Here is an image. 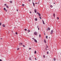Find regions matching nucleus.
I'll return each instance as SVG.
<instances>
[{
  "instance_id": "nucleus-57",
  "label": "nucleus",
  "mask_w": 61,
  "mask_h": 61,
  "mask_svg": "<svg viewBox=\"0 0 61 61\" xmlns=\"http://www.w3.org/2000/svg\"><path fill=\"white\" fill-rule=\"evenodd\" d=\"M12 32H13V31H12Z\"/></svg>"
},
{
  "instance_id": "nucleus-28",
  "label": "nucleus",
  "mask_w": 61,
  "mask_h": 61,
  "mask_svg": "<svg viewBox=\"0 0 61 61\" xmlns=\"http://www.w3.org/2000/svg\"><path fill=\"white\" fill-rule=\"evenodd\" d=\"M48 53H49V52H48V51L47 52V54H48Z\"/></svg>"
},
{
  "instance_id": "nucleus-13",
  "label": "nucleus",
  "mask_w": 61,
  "mask_h": 61,
  "mask_svg": "<svg viewBox=\"0 0 61 61\" xmlns=\"http://www.w3.org/2000/svg\"><path fill=\"white\" fill-rule=\"evenodd\" d=\"M34 53L35 54L36 53V51H35Z\"/></svg>"
},
{
  "instance_id": "nucleus-14",
  "label": "nucleus",
  "mask_w": 61,
  "mask_h": 61,
  "mask_svg": "<svg viewBox=\"0 0 61 61\" xmlns=\"http://www.w3.org/2000/svg\"><path fill=\"white\" fill-rule=\"evenodd\" d=\"M6 7H7V8H9V7H8V6L7 5H6Z\"/></svg>"
},
{
  "instance_id": "nucleus-6",
  "label": "nucleus",
  "mask_w": 61,
  "mask_h": 61,
  "mask_svg": "<svg viewBox=\"0 0 61 61\" xmlns=\"http://www.w3.org/2000/svg\"><path fill=\"white\" fill-rule=\"evenodd\" d=\"M42 21L44 25H45V22H44V20H42Z\"/></svg>"
},
{
  "instance_id": "nucleus-12",
  "label": "nucleus",
  "mask_w": 61,
  "mask_h": 61,
  "mask_svg": "<svg viewBox=\"0 0 61 61\" xmlns=\"http://www.w3.org/2000/svg\"><path fill=\"white\" fill-rule=\"evenodd\" d=\"M44 41L45 43H46V40H44Z\"/></svg>"
},
{
  "instance_id": "nucleus-38",
  "label": "nucleus",
  "mask_w": 61,
  "mask_h": 61,
  "mask_svg": "<svg viewBox=\"0 0 61 61\" xmlns=\"http://www.w3.org/2000/svg\"><path fill=\"white\" fill-rule=\"evenodd\" d=\"M46 39H47V36H46Z\"/></svg>"
},
{
  "instance_id": "nucleus-41",
  "label": "nucleus",
  "mask_w": 61,
  "mask_h": 61,
  "mask_svg": "<svg viewBox=\"0 0 61 61\" xmlns=\"http://www.w3.org/2000/svg\"><path fill=\"white\" fill-rule=\"evenodd\" d=\"M32 39H33V40H34V38H32Z\"/></svg>"
},
{
  "instance_id": "nucleus-35",
  "label": "nucleus",
  "mask_w": 61,
  "mask_h": 61,
  "mask_svg": "<svg viewBox=\"0 0 61 61\" xmlns=\"http://www.w3.org/2000/svg\"><path fill=\"white\" fill-rule=\"evenodd\" d=\"M19 50V48H18L17 49V50Z\"/></svg>"
},
{
  "instance_id": "nucleus-49",
  "label": "nucleus",
  "mask_w": 61,
  "mask_h": 61,
  "mask_svg": "<svg viewBox=\"0 0 61 61\" xmlns=\"http://www.w3.org/2000/svg\"><path fill=\"white\" fill-rule=\"evenodd\" d=\"M36 4H37V3H35Z\"/></svg>"
},
{
  "instance_id": "nucleus-25",
  "label": "nucleus",
  "mask_w": 61,
  "mask_h": 61,
  "mask_svg": "<svg viewBox=\"0 0 61 61\" xmlns=\"http://www.w3.org/2000/svg\"><path fill=\"white\" fill-rule=\"evenodd\" d=\"M10 3H12V1H10Z\"/></svg>"
},
{
  "instance_id": "nucleus-34",
  "label": "nucleus",
  "mask_w": 61,
  "mask_h": 61,
  "mask_svg": "<svg viewBox=\"0 0 61 61\" xmlns=\"http://www.w3.org/2000/svg\"><path fill=\"white\" fill-rule=\"evenodd\" d=\"M4 5H5V6H6V4H4Z\"/></svg>"
},
{
  "instance_id": "nucleus-22",
  "label": "nucleus",
  "mask_w": 61,
  "mask_h": 61,
  "mask_svg": "<svg viewBox=\"0 0 61 61\" xmlns=\"http://www.w3.org/2000/svg\"><path fill=\"white\" fill-rule=\"evenodd\" d=\"M39 37L40 38L41 37V35L40 34L39 35Z\"/></svg>"
},
{
  "instance_id": "nucleus-37",
  "label": "nucleus",
  "mask_w": 61,
  "mask_h": 61,
  "mask_svg": "<svg viewBox=\"0 0 61 61\" xmlns=\"http://www.w3.org/2000/svg\"><path fill=\"white\" fill-rule=\"evenodd\" d=\"M20 43L21 45H23V43Z\"/></svg>"
},
{
  "instance_id": "nucleus-47",
  "label": "nucleus",
  "mask_w": 61,
  "mask_h": 61,
  "mask_svg": "<svg viewBox=\"0 0 61 61\" xmlns=\"http://www.w3.org/2000/svg\"><path fill=\"white\" fill-rule=\"evenodd\" d=\"M30 13L31 14V11H30Z\"/></svg>"
},
{
  "instance_id": "nucleus-42",
  "label": "nucleus",
  "mask_w": 61,
  "mask_h": 61,
  "mask_svg": "<svg viewBox=\"0 0 61 61\" xmlns=\"http://www.w3.org/2000/svg\"><path fill=\"white\" fill-rule=\"evenodd\" d=\"M46 50H47V49H46Z\"/></svg>"
},
{
  "instance_id": "nucleus-5",
  "label": "nucleus",
  "mask_w": 61,
  "mask_h": 61,
  "mask_svg": "<svg viewBox=\"0 0 61 61\" xmlns=\"http://www.w3.org/2000/svg\"><path fill=\"white\" fill-rule=\"evenodd\" d=\"M34 11L35 12V13H36V9H35Z\"/></svg>"
},
{
  "instance_id": "nucleus-2",
  "label": "nucleus",
  "mask_w": 61,
  "mask_h": 61,
  "mask_svg": "<svg viewBox=\"0 0 61 61\" xmlns=\"http://www.w3.org/2000/svg\"><path fill=\"white\" fill-rule=\"evenodd\" d=\"M54 32V31L53 30H52L51 31V34H52V33H53V32Z\"/></svg>"
},
{
  "instance_id": "nucleus-26",
  "label": "nucleus",
  "mask_w": 61,
  "mask_h": 61,
  "mask_svg": "<svg viewBox=\"0 0 61 61\" xmlns=\"http://www.w3.org/2000/svg\"><path fill=\"white\" fill-rule=\"evenodd\" d=\"M37 14H38L39 13L38 12H37Z\"/></svg>"
},
{
  "instance_id": "nucleus-11",
  "label": "nucleus",
  "mask_w": 61,
  "mask_h": 61,
  "mask_svg": "<svg viewBox=\"0 0 61 61\" xmlns=\"http://www.w3.org/2000/svg\"><path fill=\"white\" fill-rule=\"evenodd\" d=\"M29 60H31V58L30 57L29 58Z\"/></svg>"
},
{
  "instance_id": "nucleus-18",
  "label": "nucleus",
  "mask_w": 61,
  "mask_h": 61,
  "mask_svg": "<svg viewBox=\"0 0 61 61\" xmlns=\"http://www.w3.org/2000/svg\"><path fill=\"white\" fill-rule=\"evenodd\" d=\"M56 59H55V58H54L53 60L54 61H56Z\"/></svg>"
},
{
  "instance_id": "nucleus-29",
  "label": "nucleus",
  "mask_w": 61,
  "mask_h": 61,
  "mask_svg": "<svg viewBox=\"0 0 61 61\" xmlns=\"http://www.w3.org/2000/svg\"><path fill=\"white\" fill-rule=\"evenodd\" d=\"M2 25V23H1V22H0V25Z\"/></svg>"
},
{
  "instance_id": "nucleus-3",
  "label": "nucleus",
  "mask_w": 61,
  "mask_h": 61,
  "mask_svg": "<svg viewBox=\"0 0 61 61\" xmlns=\"http://www.w3.org/2000/svg\"><path fill=\"white\" fill-rule=\"evenodd\" d=\"M34 40L35 41V42L36 43H37V41H36V40L35 39Z\"/></svg>"
},
{
  "instance_id": "nucleus-24",
  "label": "nucleus",
  "mask_w": 61,
  "mask_h": 61,
  "mask_svg": "<svg viewBox=\"0 0 61 61\" xmlns=\"http://www.w3.org/2000/svg\"><path fill=\"white\" fill-rule=\"evenodd\" d=\"M43 57H44V58H45V55H44L43 56Z\"/></svg>"
},
{
  "instance_id": "nucleus-46",
  "label": "nucleus",
  "mask_w": 61,
  "mask_h": 61,
  "mask_svg": "<svg viewBox=\"0 0 61 61\" xmlns=\"http://www.w3.org/2000/svg\"><path fill=\"white\" fill-rule=\"evenodd\" d=\"M38 30H39V28H38Z\"/></svg>"
},
{
  "instance_id": "nucleus-54",
  "label": "nucleus",
  "mask_w": 61,
  "mask_h": 61,
  "mask_svg": "<svg viewBox=\"0 0 61 61\" xmlns=\"http://www.w3.org/2000/svg\"><path fill=\"white\" fill-rule=\"evenodd\" d=\"M47 29V30L48 31V30Z\"/></svg>"
},
{
  "instance_id": "nucleus-15",
  "label": "nucleus",
  "mask_w": 61,
  "mask_h": 61,
  "mask_svg": "<svg viewBox=\"0 0 61 61\" xmlns=\"http://www.w3.org/2000/svg\"><path fill=\"white\" fill-rule=\"evenodd\" d=\"M48 30H50V28H49V27H48Z\"/></svg>"
},
{
  "instance_id": "nucleus-1",
  "label": "nucleus",
  "mask_w": 61,
  "mask_h": 61,
  "mask_svg": "<svg viewBox=\"0 0 61 61\" xmlns=\"http://www.w3.org/2000/svg\"><path fill=\"white\" fill-rule=\"evenodd\" d=\"M34 34L35 35H37V33L36 32V31H35L34 33Z\"/></svg>"
},
{
  "instance_id": "nucleus-55",
  "label": "nucleus",
  "mask_w": 61,
  "mask_h": 61,
  "mask_svg": "<svg viewBox=\"0 0 61 61\" xmlns=\"http://www.w3.org/2000/svg\"><path fill=\"white\" fill-rule=\"evenodd\" d=\"M44 35H45V33H44Z\"/></svg>"
},
{
  "instance_id": "nucleus-19",
  "label": "nucleus",
  "mask_w": 61,
  "mask_h": 61,
  "mask_svg": "<svg viewBox=\"0 0 61 61\" xmlns=\"http://www.w3.org/2000/svg\"><path fill=\"white\" fill-rule=\"evenodd\" d=\"M4 11H5V10H6V9H5V8H4Z\"/></svg>"
},
{
  "instance_id": "nucleus-7",
  "label": "nucleus",
  "mask_w": 61,
  "mask_h": 61,
  "mask_svg": "<svg viewBox=\"0 0 61 61\" xmlns=\"http://www.w3.org/2000/svg\"><path fill=\"white\" fill-rule=\"evenodd\" d=\"M35 21H37V18H35Z\"/></svg>"
},
{
  "instance_id": "nucleus-8",
  "label": "nucleus",
  "mask_w": 61,
  "mask_h": 61,
  "mask_svg": "<svg viewBox=\"0 0 61 61\" xmlns=\"http://www.w3.org/2000/svg\"><path fill=\"white\" fill-rule=\"evenodd\" d=\"M38 5H40V2H39V1L38 3Z\"/></svg>"
},
{
  "instance_id": "nucleus-36",
  "label": "nucleus",
  "mask_w": 61,
  "mask_h": 61,
  "mask_svg": "<svg viewBox=\"0 0 61 61\" xmlns=\"http://www.w3.org/2000/svg\"><path fill=\"white\" fill-rule=\"evenodd\" d=\"M16 11H17V12H18V9H17Z\"/></svg>"
},
{
  "instance_id": "nucleus-58",
  "label": "nucleus",
  "mask_w": 61,
  "mask_h": 61,
  "mask_svg": "<svg viewBox=\"0 0 61 61\" xmlns=\"http://www.w3.org/2000/svg\"><path fill=\"white\" fill-rule=\"evenodd\" d=\"M14 28H15V27Z\"/></svg>"
},
{
  "instance_id": "nucleus-9",
  "label": "nucleus",
  "mask_w": 61,
  "mask_h": 61,
  "mask_svg": "<svg viewBox=\"0 0 61 61\" xmlns=\"http://www.w3.org/2000/svg\"><path fill=\"white\" fill-rule=\"evenodd\" d=\"M38 16H41V15L39 13L38 14Z\"/></svg>"
},
{
  "instance_id": "nucleus-16",
  "label": "nucleus",
  "mask_w": 61,
  "mask_h": 61,
  "mask_svg": "<svg viewBox=\"0 0 61 61\" xmlns=\"http://www.w3.org/2000/svg\"><path fill=\"white\" fill-rule=\"evenodd\" d=\"M28 33H29V32H30V30H28Z\"/></svg>"
},
{
  "instance_id": "nucleus-40",
  "label": "nucleus",
  "mask_w": 61,
  "mask_h": 61,
  "mask_svg": "<svg viewBox=\"0 0 61 61\" xmlns=\"http://www.w3.org/2000/svg\"><path fill=\"white\" fill-rule=\"evenodd\" d=\"M40 18L41 19V17H40Z\"/></svg>"
},
{
  "instance_id": "nucleus-4",
  "label": "nucleus",
  "mask_w": 61,
  "mask_h": 61,
  "mask_svg": "<svg viewBox=\"0 0 61 61\" xmlns=\"http://www.w3.org/2000/svg\"><path fill=\"white\" fill-rule=\"evenodd\" d=\"M2 26L3 27H5V24H3L2 25Z\"/></svg>"
},
{
  "instance_id": "nucleus-52",
  "label": "nucleus",
  "mask_w": 61,
  "mask_h": 61,
  "mask_svg": "<svg viewBox=\"0 0 61 61\" xmlns=\"http://www.w3.org/2000/svg\"><path fill=\"white\" fill-rule=\"evenodd\" d=\"M2 38H1V40H2Z\"/></svg>"
},
{
  "instance_id": "nucleus-44",
  "label": "nucleus",
  "mask_w": 61,
  "mask_h": 61,
  "mask_svg": "<svg viewBox=\"0 0 61 61\" xmlns=\"http://www.w3.org/2000/svg\"><path fill=\"white\" fill-rule=\"evenodd\" d=\"M29 1L30 2H31V0H29Z\"/></svg>"
},
{
  "instance_id": "nucleus-51",
  "label": "nucleus",
  "mask_w": 61,
  "mask_h": 61,
  "mask_svg": "<svg viewBox=\"0 0 61 61\" xmlns=\"http://www.w3.org/2000/svg\"><path fill=\"white\" fill-rule=\"evenodd\" d=\"M54 4H55V2H54Z\"/></svg>"
},
{
  "instance_id": "nucleus-39",
  "label": "nucleus",
  "mask_w": 61,
  "mask_h": 61,
  "mask_svg": "<svg viewBox=\"0 0 61 61\" xmlns=\"http://www.w3.org/2000/svg\"><path fill=\"white\" fill-rule=\"evenodd\" d=\"M31 49V48H29V50H30V49Z\"/></svg>"
},
{
  "instance_id": "nucleus-23",
  "label": "nucleus",
  "mask_w": 61,
  "mask_h": 61,
  "mask_svg": "<svg viewBox=\"0 0 61 61\" xmlns=\"http://www.w3.org/2000/svg\"><path fill=\"white\" fill-rule=\"evenodd\" d=\"M22 5V6H24V4H23Z\"/></svg>"
},
{
  "instance_id": "nucleus-45",
  "label": "nucleus",
  "mask_w": 61,
  "mask_h": 61,
  "mask_svg": "<svg viewBox=\"0 0 61 61\" xmlns=\"http://www.w3.org/2000/svg\"><path fill=\"white\" fill-rule=\"evenodd\" d=\"M5 10V11H6V12H7V10Z\"/></svg>"
},
{
  "instance_id": "nucleus-33",
  "label": "nucleus",
  "mask_w": 61,
  "mask_h": 61,
  "mask_svg": "<svg viewBox=\"0 0 61 61\" xmlns=\"http://www.w3.org/2000/svg\"><path fill=\"white\" fill-rule=\"evenodd\" d=\"M35 59L36 60H37V59H36V58H35Z\"/></svg>"
},
{
  "instance_id": "nucleus-31",
  "label": "nucleus",
  "mask_w": 61,
  "mask_h": 61,
  "mask_svg": "<svg viewBox=\"0 0 61 61\" xmlns=\"http://www.w3.org/2000/svg\"><path fill=\"white\" fill-rule=\"evenodd\" d=\"M15 34L16 35H17V32H16Z\"/></svg>"
},
{
  "instance_id": "nucleus-32",
  "label": "nucleus",
  "mask_w": 61,
  "mask_h": 61,
  "mask_svg": "<svg viewBox=\"0 0 61 61\" xmlns=\"http://www.w3.org/2000/svg\"><path fill=\"white\" fill-rule=\"evenodd\" d=\"M19 46H21V43H20L19 44Z\"/></svg>"
},
{
  "instance_id": "nucleus-27",
  "label": "nucleus",
  "mask_w": 61,
  "mask_h": 61,
  "mask_svg": "<svg viewBox=\"0 0 61 61\" xmlns=\"http://www.w3.org/2000/svg\"><path fill=\"white\" fill-rule=\"evenodd\" d=\"M23 47H25V45H23Z\"/></svg>"
},
{
  "instance_id": "nucleus-56",
  "label": "nucleus",
  "mask_w": 61,
  "mask_h": 61,
  "mask_svg": "<svg viewBox=\"0 0 61 61\" xmlns=\"http://www.w3.org/2000/svg\"><path fill=\"white\" fill-rule=\"evenodd\" d=\"M49 39H50V37H49Z\"/></svg>"
},
{
  "instance_id": "nucleus-30",
  "label": "nucleus",
  "mask_w": 61,
  "mask_h": 61,
  "mask_svg": "<svg viewBox=\"0 0 61 61\" xmlns=\"http://www.w3.org/2000/svg\"><path fill=\"white\" fill-rule=\"evenodd\" d=\"M46 46V48H48V46Z\"/></svg>"
},
{
  "instance_id": "nucleus-17",
  "label": "nucleus",
  "mask_w": 61,
  "mask_h": 61,
  "mask_svg": "<svg viewBox=\"0 0 61 61\" xmlns=\"http://www.w3.org/2000/svg\"><path fill=\"white\" fill-rule=\"evenodd\" d=\"M53 16L55 17V13H54L53 14Z\"/></svg>"
},
{
  "instance_id": "nucleus-50",
  "label": "nucleus",
  "mask_w": 61,
  "mask_h": 61,
  "mask_svg": "<svg viewBox=\"0 0 61 61\" xmlns=\"http://www.w3.org/2000/svg\"><path fill=\"white\" fill-rule=\"evenodd\" d=\"M38 26H37V28H38Z\"/></svg>"
},
{
  "instance_id": "nucleus-53",
  "label": "nucleus",
  "mask_w": 61,
  "mask_h": 61,
  "mask_svg": "<svg viewBox=\"0 0 61 61\" xmlns=\"http://www.w3.org/2000/svg\"><path fill=\"white\" fill-rule=\"evenodd\" d=\"M33 56H31V57H33Z\"/></svg>"
},
{
  "instance_id": "nucleus-21",
  "label": "nucleus",
  "mask_w": 61,
  "mask_h": 61,
  "mask_svg": "<svg viewBox=\"0 0 61 61\" xmlns=\"http://www.w3.org/2000/svg\"><path fill=\"white\" fill-rule=\"evenodd\" d=\"M50 7H51L52 8V7H53V6L52 5H51Z\"/></svg>"
},
{
  "instance_id": "nucleus-10",
  "label": "nucleus",
  "mask_w": 61,
  "mask_h": 61,
  "mask_svg": "<svg viewBox=\"0 0 61 61\" xmlns=\"http://www.w3.org/2000/svg\"><path fill=\"white\" fill-rule=\"evenodd\" d=\"M32 3H33V5L34 6H35V3L33 2H32Z\"/></svg>"
},
{
  "instance_id": "nucleus-59",
  "label": "nucleus",
  "mask_w": 61,
  "mask_h": 61,
  "mask_svg": "<svg viewBox=\"0 0 61 61\" xmlns=\"http://www.w3.org/2000/svg\"><path fill=\"white\" fill-rule=\"evenodd\" d=\"M44 33H45V31H44Z\"/></svg>"
},
{
  "instance_id": "nucleus-20",
  "label": "nucleus",
  "mask_w": 61,
  "mask_h": 61,
  "mask_svg": "<svg viewBox=\"0 0 61 61\" xmlns=\"http://www.w3.org/2000/svg\"><path fill=\"white\" fill-rule=\"evenodd\" d=\"M24 30H25V31H26L27 30V29H24Z\"/></svg>"
},
{
  "instance_id": "nucleus-43",
  "label": "nucleus",
  "mask_w": 61,
  "mask_h": 61,
  "mask_svg": "<svg viewBox=\"0 0 61 61\" xmlns=\"http://www.w3.org/2000/svg\"><path fill=\"white\" fill-rule=\"evenodd\" d=\"M57 19H59V18H58V17H57Z\"/></svg>"
},
{
  "instance_id": "nucleus-48",
  "label": "nucleus",
  "mask_w": 61,
  "mask_h": 61,
  "mask_svg": "<svg viewBox=\"0 0 61 61\" xmlns=\"http://www.w3.org/2000/svg\"><path fill=\"white\" fill-rule=\"evenodd\" d=\"M0 61H2V60L0 59Z\"/></svg>"
}]
</instances>
